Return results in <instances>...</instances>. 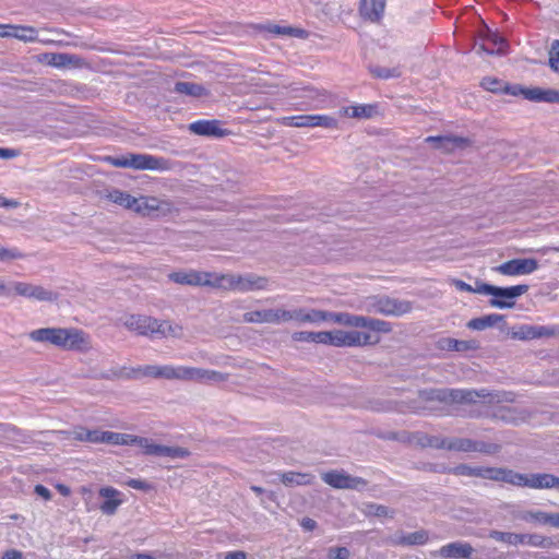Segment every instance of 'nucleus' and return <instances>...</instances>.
Wrapping results in <instances>:
<instances>
[{
    "mask_svg": "<svg viewBox=\"0 0 559 559\" xmlns=\"http://www.w3.org/2000/svg\"><path fill=\"white\" fill-rule=\"evenodd\" d=\"M418 399L421 403H475L477 399H488L489 404L513 403L514 394L512 392L499 391L491 393L486 389H429L418 392Z\"/></svg>",
    "mask_w": 559,
    "mask_h": 559,
    "instance_id": "obj_1",
    "label": "nucleus"
},
{
    "mask_svg": "<svg viewBox=\"0 0 559 559\" xmlns=\"http://www.w3.org/2000/svg\"><path fill=\"white\" fill-rule=\"evenodd\" d=\"M31 341L58 347L63 350L87 352L90 336L76 328H41L28 333Z\"/></svg>",
    "mask_w": 559,
    "mask_h": 559,
    "instance_id": "obj_2",
    "label": "nucleus"
},
{
    "mask_svg": "<svg viewBox=\"0 0 559 559\" xmlns=\"http://www.w3.org/2000/svg\"><path fill=\"white\" fill-rule=\"evenodd\" d=\"M105 160L114 167L136 170L168 171L173 168L169 159L150 154L127 153L121 156H106Z\"/></svg>",
    "mask_w": 559,
    "mask_h": 559,
    "instance_id": "obj_3",
    "label": "nucleus"
},
{
    "mask_svg": "<svg viewBox=\"0 0 559 559\" xmlns=\"http://www.w3.org/2000/svg\"><path fill=\"white\" fill-rule=\"evenodd\" d=\"M477 294L491 295L489 305L498 309L513 308L515 299L528 290V285H515L510 287H499L487 283L477 282Z\"/></svg>",
    "mask_w": 559,
    "mask_h": 559,
    "instance_id": "obj_4",
    "label": "nucleus"
},
{
    "mask_svg": "<svg viewBox=\"0 0 559 559\" xmlns=\"http://www.w3.org/2000/svg\"><path fill=\"white\" fill-rule=\"evenodd\" d=\"M503 483L531 489L559 488V477L548 473L522 474L510 468L504 469Z\"/></svg>",
    "mask_w": 559,
    "mask_h": 559,
    "instance_id": "obj_5",
    "label": "nucleus"
},
{
    "mask_svg": "<svg viewBox=\"0 0 559 559\" xmlns=\"http://www.w3.org/2000/svg\"><path fill=\"white\" fill-rule=\"evenodd\" d=\"M359 309L368 313L382 314L389 317H401L412 311L413 306L408 300L391 298L388 296L382 297H368Z\"/></svg>",
    "mask_w": 559,
    "mask_h": 559,
    "instance_id": "obj_6",
    "label": "nucleus"
},
{
    "mask_svg": "<svg viewBox=\"0 0 559 559\" xmlns=\"http://www.w3.org/2000/svg\"><path fill=\"white\" fill-rule=\"evenodd\" d=\"M129 445H136L144 455L169 459H186L190 455V452L186 448L158 444L151 438L138 437L134 435H130Z\"/></svg>",
    "mask_w": 559,
    "mask_h": 559,
    "instance_id": "obj_7",
    "label": "nucleus"
},
{
    "mask_svg": "<svg viewBox=\"0 0 559 559\" xmlns=\"http://www.w3.org/2000/svg\"><path fill=\"white\" fill-rule=\"evenodd\" d=\"M185 366L173 365H146L129 369L124 377L128 379L154 378L165 380H183Z\"/></svg>",
    "mask_w": 559,
    "mask_h": 559,
    "instance_id": "obj_8",
    "label": "nucleus"
},
{
    "mask_svg": "<svg viewBox=\"0 0 559 559\" xmlns=\"http://www.w3.org/2000/svg\"><path fill=\"white\" fill-rule=\"evenodd\" d=\"M168 278L179 285L212 288L219 287L218 273L214 272L190 269L173 272L168 275Z\"/></svg>",
    "mask_w": 559,
    "mask_h": 559,
    "instance_id": "obj_9",
    "label": "nucleus"
},
{
    "mask_svg": "<svg viewBox=\"0 0 559 559\" xmlns=\"http://www.w3.org/2000/svg\"><path fill=\"white\" fill-rule=\"evenodd\" d=\"M219 287L226 290L237 292H252L263 289L266 286V278L255 276L253 274L248 275H234V274H219L218 273Z\"/></svg>",
    "mask_w": 559,
    "mask_h": 559,
    "instance_id": "obj_10",
    "label": "nucleus"
},
{
    "mask_svg": "<svg viewBox=\"0 0 559 559\" xmlns=\"http://www.w3.org/2000/svg\"><path fill=\"white\" fill-rule=\"evenodd\" d=\"M377 342L378 341L371 340V335L369 333L362 331H328L326 345L335 347H362Z\"/></svg>",
    "mask_w": 559,
    "mask_h": 559,
    "instance_id": "obj_11",
    "label": "nucleus"
},
{
    "mask_svg": "<svg viewBox=\"0 0 559 559\" xmlns=\"http://www.w3.org/2000/svg\"><path fill=\"white\" fill-rule=\"evenodd\" d=\"M444 450L456 452H480L486 454H495L499 452L500 447L495 443L476 441L469 438H445Z\"/></svg>",
    "mask_w": 559,
    "mask_h": 559,
    "instance_id": "obj_12",
    "label": "nucleus"
},
{
    "mask_svg": "<svg viewBox=\"0 0 559 559\" xmlns=\"http://www.w3.org/2000/svg\"><path fill=\"white\" fill-rule=\"evenodd\" d=\"M175 210L171 201L167 199H159L153 195H140L135 198L133 212L141 216H148L152 213L159 215H168Z\"/></svg>",
    "mask_w": 559,
    "mask_h": 559,
    "instance_id": "obj_13",
    "label": "nucleus"
},
{
    "mask_svg": "<svg viewBox=\"0 0 559 559\" xmlns=\"http://www.w3.org/2000/svg\"><path fill=\"white\" fill-rule=\"evenodd\" d=\"M322 480L335 489H364L368 481L362 477L352 476L345 471L332 469L321 475Z\"/></svg>",
    "mask_w": 559,
    "mask_h": 559,
    "instance_id": "obj_14",
    "label": "nucleus"
},
{
    "mask_svg": "<svg viewBox=\"0 0 559 559\" xmlns=\"http://www.w3.org/2000/svg\"><path fill=\"white\" fill-rule=\"evenodd\" d=\"M282 123L287 127L306 128L322 127L325 129H337L338 120L328 115H299L284 117Z\"/></svg>",
    "mask_w": 559,
    "mask_h": 559,
    "instance_id": "obj_15",
    "label": "nucleus"
},
{
    "mask_svg": "<svg viewBox=\"0 0 559 559\" xmlns=\"http://www.w3.org/2000/svg\"><path fill=\"white\" fill-rule=\"evenodd\" d=\"M229 377V373L213 369L185 366L182 381L211 385L226 382Z\"/></svg>",
    "mask_w": 559,
    "mask_h": 559,
    "instance_id": "obj_16",
    "label": "nucleus"
},
{
    "mask_svg": "<svg viewBox=\"0 0 559 559\" xmlns=\"http://www.w3.org/2000/svg\"><path fill=\"white\" fill-rule=\"evenodd\" d=\"M506 467H473L467 464H460L451 469V473L460 476L479 477L484 479L502 481Z\"/></svg>",
    "mask_w": 559,
    "mask_h": 559,
    "instance_id": "obj_17",
    "label": "nucleus"
},
{
    "mask_svg": "<svg viewBox=\"0 0 559 559\" xmlns=\"http://www.w3.org/2000/svg\"><path fill=\"white\" fill-rule=\"evenodd\" d=\"M538 269L536 259H513L493 267V271L508 276L526 275Z\"/></svg>",
    "mask_w": 559,
    "mask_h": 559,
    "instance_id": "obj_18",
    "label": "nucleus"
},
{
    "mask_svg": "<svg viewBox=\"0 0 559 559\" xmlns=\"http://www.w3.org/2000/svg\"><path fill=\"white\" fill-rule=\"evenodd\" d=\"M12 287L15 294L37 301H55L58 299V294L56 292L40 285L15 282Z\"/></svg>",
    "mask_w": 559,
    "mask_h": 559,
    "instance_id": "obj_19",
    "label": "nucleus"
},
{
    "mask_svg": "<svg viewBox=\"0 0 559 559\" xmlns=\"http://www.w3.org/2000/svg\"><path fill=\"white\" fill-rule=\"evenodd\" d=\"M122 324L130 332L141 336L154 337L155 318L145 314H128L122 318Z\"/></svg>",
    "mask_w": 559,
    "mask_h": 559,
    "instance_id": "obj_20",
    "label": "nucleus"
},
{
    "mask_svg": "<svg viewBox=\"0 0 559 559\" xmlns=\"http://www.w3.org/2000/svg\"><path fill=\"white\" fill-rule=\"evenodd\" d=\"M243 322L247 323H272L285 322V309H263L243 313Z\"/></svg>",
    "mask_w": 559,
    "mask_h": 559,
    "instance_id": "obj_21",
    "label": "nucleus"
},
{
    "mask_svg": "<svg viewBox=\"0 0 559 559\" xmlns=\"http://www.w3.org/2000/svg\"><path fill=\"white\" fill-rule=\"evenodd\" d=\"M386 0H359L358 13L370 23H380L385 11Z\"/></svg>",
    "mask_w": 559,
    "mask_h": 559,
    "instance_id": "obj_22",
    "label": "nucleus"
},
{
    "mask_svg": "<svg viewBox=\"0 0 559 559\" xmlns=\"http://www.w3.org/2000/svg\"><path fill=\"white\" fill-rule=\"evenodd\" d=\"M429 540V533L419 530L412 533L399 532L388 538V543L392 546H416L425 545Z\"/></svg>",
    "mask_w": 559,
    "mask_h": 559,
    "instance_id": "obj_23",
    "label": "nucleus"
},
{
    "mask_svg": "<svg viewBox=\"0 0 559 559\" xmlns=\"http://www.w3.org/2000/svg\"><path fill=\"white\" fill-rule=\"evenodd\" d=\"M98 493L105 499L99 506L100 511L106 515H114L123 502L122 493L114 487H103Z\"/></svg>",
    "mask_w": 559,
    "mask_h": 559,
    "instance_id": "obj_24",
    "label": "nucleus"
},
{
    "mask_svg": "<svg viewBox=\"0 0 559 559\" xmlns=\"http://www.w3.org/2000/svg\"><path fill=\"white\" fill-rule=\"evenodd\" d=\"M556 335H559V326L522 325L520 331L513 334V337L519 340H533Z\"/></svg>",
    "mask_w": 559,
    "mask_h": 559,
    "instance_id": "obj_25",
    "label": "nucleus"
},
{
    "mask_svg": "<svg viewBox=\"0 0 559 559\" xmlns=\"http://www.w3.org/2000/svg\"><path fill=\"white\" fill-rule=\"evenodd\" d=\"M474 552L471 544L453 542L440 547L437 554L442 558L468 559Z\"/></svg>",
    "mask_w": 559,
    "mask_h": 559,
    "instance_id": "obj_26",
    "label": "nucleus"
},
{
    "mask_svg": "<svg viewBox=\"0 0 559 559\" xmlns=\"http://www.w3.org/2000/svg\"><path fill=\"white\" fill-rule=\"evenodd\" d=\"M218 120H198L189 126V130L198 135L222 138L227 134Z\"/></svg>",
    "mask_w": 559,
    "mask_h": 559,
    "instance_id": "obj_27",
    "label": "nucleus"
},
{
    "mask_svg": "<svg viewBox=\"0 0 559 559\" xmlns=\"http://www.w3.org/2000/svg\"><path fill=\"white\" fill-rule=\"evenodd\" d=\"M425 141L427 143H433L437 148L447 152L453 150L454 147H466L471 144V141L467 138L457 135L428 136Z\"/></svg>",
    "mask_w": 559,
    "mask_h": 559,
    "instance_id": "obj_28",
    "label": "nucleus"
},
{
    "mask_svg": "<svg viewBox=\"0 0 559 559\" xmlns=\"http://www.w3.org/2000/svg\"><path fill=\"white\" fill-rule=\"evenodd\" d=\"M154 336L162 338H181L183 336V328L174 321H159L155 318Z\"/></svg>",
    "mask_w": 559,
    "mask_h": 559,
    "instance_id": "obj_29",
    "label": "nucleus"
},
{
    "mask_svg": "<svg viewBox=\"0 0 559 559\" xmlns=\"http://www.w3.org/2000/svg\"><path fill=\"white\" fill-rule=\"evenodd\" d=\"M340 115L355 119H370L377 115V105L358 104L342 107Z\"/></svg>",
    "mask_w": 559,
    "mask_h": 559,
    "instance_id": "obj_30",
    "label": "nucleus"
},
{
    "mask_svg": "<svg viewBox=\"0 0 559 559\" xmlns=\"http://www.w3.org/2000/svg\"><path fill=\"white\" fill-rule=\"evenodd\" d=\"M523 97L532 102L559 103V92L552 88L525 87Z\"/></svg>",
    "mask_w": 559,
    "mask_h": 559,
    "instance_id": "obj_31",
    "label": "nucleus"
},
{
    "mask_svg": "<svg viewBox=\"0 0 559 559\" xmlns=\"http://www.w3.org/2000/svg\"><path fill=\"white\" fill-rule=\"evenodd\" d=\"M50 60H52L50 67L57 69L81 68L85 64L82 57L66 52H53Z\"/></svg>",
    "mask_w": 559,
    "mask_h": 559,
    "instance_id": "obj_32",
    "label": "nucleus"
},
{
    "mask_svg": "<svg viewBox=\"0 0 559 559\" xmlns=\"http://www.w3.org/2000/svg\"><path fill=\"white\" fill-rule=\"evenodd\" d=\"M281 481L288 487L307 486L314 481V475L310 473L286 472L280 474Z\"/></svg>",
    "mask_w": 559,
    "mask_h": 559,
    "instance_id": "obj_33",
    "label": "nucleus"
},
{
    "mask_svg": "<svg viewBox=\"0 0 559 559\" xmlns=\"http://www.w3.org/2000/svg\"><path fill=\"white\" fill-rule=\"evenodd\" d=\"M504 320V316L498 313H490L484 317L474 318L469 320L466 326L471 330L483 331L488 328L497 325Z\"/></svg>",
    "mask_w": 559,
    "mask_h": 559,
    "instance_id": "obj_34",
    "label": "nucleus"
},
{
    "mask_svg": "<svg viewBox=\"0 0 559 559\" xmlns=\"http://www.w3.org/2000/svg\"><path fill=\"white\" fill-rule=\"evenodd\" d=\"M105 198L120 206H122L126 210H130L133 212V207L135 204V197H132L130 193L126 191H121L118 189H114L111 191H108L105 195Z\"/></svg>",
    "mask_w": 559,
    "mask_h": 559,
    "instance_id": "obj_35",
    "label": "nucleus"
},
{
    "mask_svg": "<svg viewBox=\"0 0 559 559\" xmlns=\"http://www.w3.org/2000/svg\"><path fill=\"white\" fill-rule=\"evenodd\" d=\"M174 91L193 97L207 96L209 91L201 84L193 82H177Z\"/></svg>",
    "mask_w": 559,
    "mask_h": 559,
    "instance_id": "obj_36",
    "label": "nucleus"
},
{
    "mask_svg": "<svg viewBox=\"0 0 559 559\" xmlns=\"http://www.w3.org/2000/svg\"><path fill=\"white\" fill-rule=\"evenodd\" d=\"M12 38H16L23 43H35L39 40L37 29L29 25H15Z\"/></svg>",
    "mask_w": 559,
    "mask_h": 559,
    "instance_id": "obj_37",
    "label": "nucleus"
},
{
    "mask_svg": "<svg viewBox=\"0 0 559 559\" xmlns=\"http://www.w3.org/2000/svg\"><path fill=\"white\" fill-rule=\"evenodd\" d=\"M129 433H120L114 431H99V443L129 445Z\"/></svg>",
    "mask_w": 559,
    "mask_h": 559,
    "instance_id": "obj_38",
    "label": "nucleus"
},
{
    "mask_svg": "<svg viewBox=\"0 0 559 559\" xmlns=\"http://www.w3.org/2000/svg\"><path fill=\"white\" fill-rule=\"evenodd\" d=\"M326 338H328V331H321V332L301 331V332H295L293 334V340L297 341V342H312V343L326 345Z\"/></svg>",
    "mask_w": 559,
    "mask_h": 559,
    "instance_id": "obj_39",
    "label": "nucleus"
},
{
    "mask_svg": "<svg viewBox=\"0 0 559 559\" xmlns=\"http://www.w3.org/2000/svg\"><path fill=\"white\" fill-rule=\"evenodd\" d=\"M361 329H368L380 333H390L392 331V325L390 322L384 320L364 316Z\"/></svg>",
    "mask_w": 559,
    "mask_h": 559,
    "instance_id": "obj_40",
    "label": "nucleus"
},
{
    "mask_svg": "<svg viewBox=\"0 0 559 559\" xmlns=\"http://www.w3.org/2000/svg\"><path fill=\"white\" fill-rule=\"evenodd\" d=\"M447 348L455 352H468L476 350L479 348V344L477 341H459L455 338H447L445 340Z\"/></svg>",
    "mask_w": 559,
    "mask_h": 559,
    "instance_id": "obj_41",
    "label": "nucleus"
},
{
    "mask_svg": "<svg viewBox=\"0 0 559 559\" xmlns=\"http://www.w3.org/2000/svg\"><path fill=\"white\" fill-rule=\"evenodd\" d=\"M489 537L509 545H522V534L511 532L490 531Z\"/></svg>",
    "mask_w": 559,
    "mask_h": 559,
    "instance_id": "obj_42",
    "label": "nucleus"
},
{
    "mask_svg": "<svg viewBox=\"0 0 559 559\" xmlns=\"http://www.w3.org/2000/svg\"><path fill=\"white\" fill-rule=\"evenodd\" d=\"M522 545L547 548L552 545V540L540 534H522Z\"/></svg>",
    "mask_w": 559,
    "mask_h": 559,
    "instance_id": "obj_43",
    "label": "nucleus"
},
{
    "mask_svg": "<svg viewBox=\"0 0 559 559\" xmlns=\"http://www.w3.org/2000/svg\"><path fill=\"white\" fill-rule=\"evenodd\" d=\"M518 518L525 522L548 524L549 513L540 510L523 511L519 513Z\"/></svg>",
    "mask_w": 559,
    "mask_h": 559,
    "instance_id": "obj_44",
    "label": "nucleus"
},
{
    "mask_svg": "<svg viewBox=\"0 0 559 559\" xmlns=\"http://www.w3.org/2000/svg\"><path fill=\"white\" fill-rule=\"evenodd\" d=\"M364 511L367 515H373V516H378V518H393L394 516L393 510L389 509L385 506L373 503V502L365 504Z\"/></svg>",
    "mask_w": 559,
    "mask_h": 559,
    "instance_id": "obj_45",
    "label": "nucleus"
},
{
    "mask_svg": "<svg viewBox=\"0 0 559 559\" xmlns=\"http://www.w3.org/2000/svg\"><path fill=\"white\" fill-rule=\"evenodd\" d=\"M364 316H356L348 312H337L336 324L361 328Z\"/></svg>",
    "mask_w": 559,
    "mask_h": 559,
    "instance_id": "obj_46",
    "label": "nucleus"
},
{
    "mask_svg": "<svg viewBox=\"0 0 559 559\" xmlns=\"http://www.w3.org/2000/svg\"><path fill=\"white\" fill-rule=\"evenodd\" d=\"M99 429L88 430L85 428H79L74 430V439L78 441H84L90 443H99Z\"/></svg>",
    "mask_w": 559,
    "mask_h": 559,
    "instance_id": "obj_47",
    "label": "nucleus"
},
{
    "mask_svg": "<svg viewBox=\"0 0 559 559\" xmlns=\"http://www.w3.org/2000/svg\"><path fill=\"white\" fill-rule=\"evenodd\" d=\"M271 33L277 34V35H287L293 37H299L302 38L306 34V32L301 28H295L290 26H278L274 25L270 28Z\"/></svg>",
    "mask_w": 559,
    "mask_h": 559,
    "instance_id": "obj_48",
    "label": "nucleus"
},
{
    "mask_svg": "<svg viewBox=\"0 0 559 559\" xmlns=\"http://www.w3.org/2000/svg\"><path fill=\"white\" fill-rule=\"evenodd\" d=\"M419 443L423 447L444 450L445 437L425 435L419 439Z\"/></svg>",
    "mask_w": 559,
    "mask_h": 559,
    "instance_id": "obj_49",
    "label": "nucleus"
},
{
    "mask_svg": "<svg viewBox=\"0 0 559 559\" xmlns=\"http://www.w3.org/2000/svg\"><path fill=\"white\" fill-rule=\"evenodd\" d=\"M370 72L374 78L379 79H390L400 75V71L396 68L389 69L383 67H372L370 68Z\"/></svg>",
    "mask_w": 559,
    "mask_h": 559,
    "instance_id": "obj_50",
    "label": "nucleus"
},
{
    "mask_svg": "<svg viewBox=\"0 0 559 559\" xmlns=\"http://www.w3.org/2000/svg\"><path fill=\"white\" fill-rule=\"evenodd\" d=\"M474 49L476 50V52H477L478 55H480V53H487V55H504V49H503L502 47H498L497 49L491 48V47L486 43V37H485V35L483 36V41H481V43H479V44H475Z\"/></svg>",
    "mask_w": 559,
    "mask_h": 559,
    "instance_id": "obj_51",
    "label": "nucleus"
},
{
    "mask_svg": "<svg viewBox=\"0 0 559 559\" xmlns=\"http://www.w3.org/2000/svg\"><path fill=\"white\" fill-rule=\"evenodd\" d=\"M486 37V43L491 47L497 49L498 47H502L506 50V40L499 36L497 33L487 29L484 34Z\"/></svg>",
    "mask_w": 559,
    "mask_h": 559,
    "instance_id": "obj_52",
    "label": "nucleus"
},
{
    "mask_svg": "<svg viewBox=\"0 0 559 559\" xmlns=\"http://www.w3.org/2000/svg\"><path fill=\"white\" fill-rule=\"evenodd\" d=\"M480 84L485 90L493 93L502 92L504 86L500 80L491 76L484 78Z\"/></svg>",
    "mask_w": 559,
    "mask_h": 559,
    "instance_id": "obj_53",
    "label": "nucleus"
},
{
    "mask_svg": "<svg viewBox=\"0 0 559 559\" xmlns=\"http://www.w3.org/2000/svg\"><path fill=\"white\" fill-rule=\"evenodd\" d=\"M308 311L302 308L295 310H285V322L289 321H298V322H307L306 318Z\"/></svg>",
    "mask_w": 559,
    "mask_h": 559,
    "instance_id": "obj_54",
    "label": "nucleus"
},
{
    "mask_svg": "<svg viewBox=\"0 0 559 559\" xmlns=\"http://www.w3.org/2000/svg\"><path fill=\"white\" fill-rule=\"evenodd\" d=\"M549 66L550 68L559 73V40H556L549 51Z\"/></svg>",
    "mask_w": 559,
    "mask_h": 559,
    "instance_id": "obj_55",
    "label": "nucleus"
},
{
    "mask_svg": "<svg viewBox=\"0 0 559 559\" xmlns=\"http://www.w3.org/2000/svg\"><path fill=\"white\" fill-rule=\"evenodd\" d=\"M350 551L346 547H331L328 549V559H348Z\"/></svg>",
    "mask_w": 559,
    "mask_h": 559,
    "instance_id": "obj_56",
    "label": "nucleus"
},
{
    "mask_svg": "<svg viewBox=\"0 0 559 559\" xmlns=\"http://www.w3.org/2000/svg\"><path fill=\"white\" fill-rule=\"evenodd\" d=\"M300 91L302 92L304 97L311 99L313 102H317L319 97L323 95L320 91L309 86L302 87L300 88ZM292 92L297 93L299 92V88H293Z\"/></svg>",
    "mask_w": 559,
    "mask_h": 559,
    "instance_id": "obj_57",
    "label": "nucleus"
},
{
    "mask_svg": "<svg viewBox=\"0 0 559 559\" xmlns=\"http://www.w3.org/2000/svg\"><path fill=\"white\" fill-rule=\"evenodd\" d=\"M23 254L16 249H7L0 247V261L14 260L22 258Z\"/></svg>",
    "mask_w": 559,
    "mask_h": 559,
    "instance_id": "obj_58",
    "label": "nucleus"
},
{
    "mask_svg": "<svg viewBox=\"0 0 559 559\" xmlns=\"http://www.w3.org/2000/svg\"><path fill=\"white\" fill-rule=\"evenodd\" d=\"M127 485L133 489H138V490H143V491H147V490H151L152 489V486L151 484H148L147 481L145 480H142V479H136V478H131L127 481Z\"/></svg>",
    "mask_w": 559,
    "mask_h": 559,
    "instance_id": "obj_59",
    "label": "nucleus"
},
{
    "mask_svg": "<svg viewBox=\"0 0 559 559\" xmlns=\"http://www.w3.org/2000/svg\"><path fill=\"white\" fill-rule=\"evenodd\" d=\"M369 408L374 412H388L393 409V406L391 405L390 402L376 401L370 403Z\"/></svg>",
    "mask_w": 559,
    "mask_h": 559,
    "instance_id": "obj_60",
    "label": "nucleus"
},
{
    "mask_svg": "<svg viewBox=\"0 0 559 559\" xmlns=\"http://www.w3.org/2000/svg\"><path fill=\"white\" fill-rule=\"evenodd\" d=\"M451 284L454 285L461 292L476 293V287H472L469 284L465 283L462 280L452 278Z\"/></svg>",
    "mask_w": 559,
    "mask_h": 559,
    "instance_id": "obj_61",
    "label": "nucleus"
},
{
    "mask_svg": "<svg viewBox=\"0 0 559 559\" xmlns=\"http://www.w3.org/2000/svg\"><path fill=\"white\" fill-rule=\"evenodd\" d=\"M524 91H525V87L521 86V85H504L503 88H502V92L506 93V94H510V95H513V96H518V95H524Z\"/></svg>",
    "mask_w": 559,
    "mask_h": 559,
    "instance_id": "obj_62",
    "label": "nucleus"
},
{
    "mask_svg": "<svg viewBox=\"0 0 559 559\" xmlns=\"http://www.w3.org/2000/svg\"><path fill=\"white\" fill-rule=\"evenodd\" d=\"M14 27V24H0V37L12 38Z\"/></svg>",
    "mask_w": 559,
    "mask_h": 559,
    "instance_id": "obj_63",
    "label": "nucleus"
},
{
    "mask_svg": "<svg viewBox=\"0 0 559 559\" xmlns=\"http://www.w3.org/2000/svg\"><path fill=\"white\" fill-rule=\"evenodd\" d=\"M2 559H23V554L20 550L10 549L3 554Z\"/></svg>",
    "mask_w": 559,
    "mask_h": 559,
    "instance_id": "obj_64",
    "label": "nucleus"
}]
</instances>
